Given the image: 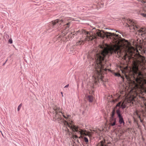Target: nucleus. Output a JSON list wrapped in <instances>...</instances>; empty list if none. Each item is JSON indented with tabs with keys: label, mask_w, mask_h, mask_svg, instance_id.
Instances as JSON below:
<instances>
[{
	"label": "nucleus",
	"mask_w": 146,
	"mask_h": 146,
	"mask_svg": "<svg viewBox=\"0 0 146 146\" xmlns=\"http://www.w3.org/2000/svg\"><path fill=\"white\" fill-rule=\"evenodd\" d=\"M99 47V52L95 55L96 62L95 67L96 70L92 77L94 84H95L100 80L101 81L102 80L103 71H106L107 70L102 64V62L104 60L105 56L107 55L110 56L113 53H117L119 55V53H120L119 47L113 48L109 46L107 44L100 45Z\"/></svg>",
	"instance_id": "nucleus-1"
},
{
	"label": "nucleus",
	"mask_w": 146,
	"mask_h": 146,
	"mask_svg": "<svg viewBox=\"0 0 146 146\" xmlns=\"http://www.w3.org/2000/svg\"><path fill=\"white\" fill-rule=\"evenodd\" d=\"M100 37L104 38L105 36L107 38H110L112 40V42L115 45L119 46L121 42L120 38L121 37L119 35H117L114 33H112L108 32H105L103 31H100L99 30H96V33L94 34V35L89 36H87V37L85 40H81L77 42V45H80L83 44L86 40H92L94 38H96L97 37Z\"/></svg>",
	"instance_id": "nucleus-2"
},
{
	"label": "nucleus",
	"mask_w": 146,
	"mask_h": 146,
	"mask_svg": "<svg viewBox=\"0 0 146 146\" xmlns=\"http://www.w3.org/2000/svg\"><path fill=\"white\" fill-rule=\"evenodd\" d=\"M126 26L129 27L130 30H134L136 34L138 33L145 38H146V29L141 27L135 21L127 19Z\"/></svg>",
	"instance_id": "nucleus-3"
},
{
	"label": "nucleus",
	"mask_w": 146,
	"mask_h": 146,
	"mask_svg": "<svg viewBox=\"0 0 146 146\" xmlns=\"http://www.w3.org/2000/svg\"><path fill=\"white\" fill-rule=\"evenodd\" d=\"M52 23L53 27L55 25L58 26V25H59L61 24L62 25L63 24L64 25H63V31L62 33V36H64L68 33L69 28L72 24V22L70 21H68V22H67V21H64L62 19H57L52 21Z\"/></svg>",
	"instance_id": "nucleus-4"
},
{
	"label": "nucleus",
	"mask_w": 146,
	"mask_h": 146,
	"mask_svg": "<svg viewBox=\"0 0 146 146\" xmlns=\"http://www.w3.org/2000/svg\"><path fill=\"white\" fill-rule=\"evenodd\" d=\"M53 109L54 110L55 113L53 118L54 120V121H57L60 123V121L62 119L61 117L62 115L66 119L68 118V117H66L63 114V113L61 111V108L56 106H55L53 107Z\"/></svg>",
	"instance_id": "nucleus-5"
},
{
	"label": "nucleus",
	"mask_w": 146,
	"mask_h": 146,
	"mask_svg": "<svg viewBox=\"0 0 146 146\" xmlns=\"http://www.w3.org/2000/svg\"><path fill=\"white\" fill-rule=\"evenodd\" d=\"M62 122L65 125L72 129V131L77 132V133H80L81 135H84L85 136L89 135L88 134L86 133H87L86 131H84L82 130L79 131L78 127L71 124L68 123L66 121L64 120L63 119L62 120Z\"/></svg>",
	"instance_id": "nucleus-6"
},
{
	"label": "nucleus",
	"mask_w": 146,
	"mask_h": 146,
	"mask_svg": "<svg viewBox=\"0 0 146 146\" xmlns=\"http://www.w3.org/2000/svg\"><path fill=\"white\" fill-rule=\"evenodd\" d=\"M138 76H139L136 79L137 83L139 87L146 93V80L140 77L142 75L140 72L138 73Z\"/></svg>",
	"instance_id": "nucleus-7"
},
{
	"label": "nucleus",
	"mask_w": 146,
	"mask_h": 146,
	"mask_svg": "<svg viewBox=\"0 0 146 146\" xmlns=\"http://www.w3.org/2000/svg\"><path fill=\"white\" fill-rule=\"evenodd\" d=\"M116 113L119 118V122L120 124H123L124 125L125 123L123 118L121 114V111L118 110L116 111Z\"/></svg>",
	"instance_id": "nucleus-8"
},
{
	"label": "nucleus",
	"mask_w": 146,
	"mask_h": 146,
	"mask_svg": "<svg viewBox=\"0 0 146 146\" xmlns=\"http://www.w3.org/2000/svg\"><path fill=\"white\" fill-rule=\"evenodd\" d=\"M123 102L121 101L119 102H118L116 105L115 107L114 108V109L116 110V111L119 110V111H121L120 110V109L121 108V104H122Z\"/></svg>",
	"instance_id": "nucleus-9"
},
{
	"label": "nucleus",
	"mask_w": 146,
	"mask_h": 146,
	"mask_svg": "<svg viewBox=\"0 0 146 146\" xmlns=\"http://www.w3.org/2000/svg\"><path fill=\"white\" fill-rule=\"evenodd\" d=\"M110 125L112 126L116 125V119L115 118H110Z\"/></svg>",
	"instance_id": "nucleus-10"
},
{
	"label": "nucleus",
	"mask_w": 146,
	"mask_h": 146,
	"mask_svg": "<svg viewBox=\"0 0 146 146\" xmlns=\"http://www.w3.org/2000/svg\"><path fill=\"white\" fill-rule=\"evenodd\" d=\"M87 99L90 102H92L93 101V98L92 96L90 95L88 96Z\"/></svg>",
	"instance_id": "nucleus-11"
},
{
	"label": "nucleus",
	"mask_w": 146,
	"mask_h": 146,
	"mask_svg": "<svg viewBox=\"0 0 146 146\" xmlns=\"http://www.w3.org/2000/svg\"><path fill=\"white\" fill-rule=\"evenodd\" d=\"M143 11L144 12L141 13L140 15L143 17L146 18V7L143 8Z\"/></svg>",
	"instance_id": "nucleus-12"
},
{
	"label": "nucleus",
	"mask_w": 146,
	"mask_h": 146,
	"mask_svg": "<svg viewBox=\"0 0 146 146\" xmlns=\"http://www.w3.org/2000/svg\"><path fill=\"white\" fill-rule=\"evenodd\" d=\"M97 146H107V145L105 144L103 141H101L98 144Z\"/></svg>",
	"instance_id": "nucleus-13"
},
{
	"label": "nucleus",
	"mask_w": 146,
	"mask_h": 146,
	"mask_svg": "<svg viewBox=\"0 0 146 146\" xmlns=\"http://www.w3.org/2000/svg\"><path fill=\"white\" fill-rule=\"evenodd\" d=\"M115 109L114 108V109H113L111 112V116L110 117V118H115L114 117V116L115 115Z\"/></svg>",
	"instance_id": "nucleus-14"
},
{
	"label": "nucleus",
	"mask_w": 146,
	"mask_h": 146,
	"mask_svg": "<svg viewBox=\"0 0 146 146\" xmlns=\"http://www.w3.org/2000/svg\"><path fill=\"white\" fill-rule=\"evenodd\" d=\"M126 107V105L124 104L123 102V103L121 104V108L122 109H123L125 108Z\"/></svg>",
	"instance_id": "nucleus-15"
},
{
	"label": "nucleus",
	"mask_w": 146,
	"mask_h": 146,
	"mask_svg": "<svg viewBox=\"0 0 146 146\" xmlns=\"http://www.w3.org/2000/svg\"><path fill=\"white\" fill-rule=\"evenodd\" d=\"M84 141L86 142V143L88 142V139L86 137H84Z\"/></svg>",
	"instance_id": "nucleus-16"
},
{
	"label": "nucleus",
	"mask_w": 146,
	"mask_h": 146,
	"mask_svg": "<svg viewBox=\"0 0 146 146\" xmlns=\"http://www.w3.org/2000/svg\"><path fill=\"white\" fill-rule=\"evenodd\" d=\"M21 106H22V104H20L19 106H18V108H17V110L18 111H19Z\"/></svg>",
	"instance_id": "nucleus-17"
},
{
	"label": "nucleus",
	"mask_w": 146,
	"mask_h": 146,
	"mask_svg": "<svg viewBox=\"0 0 146 146\" xmlns=\"http://www.w3.org/2000/svg\"><path fill=\"white\" fill-rule=\"evenodd\" d=\"M137 1H140L142 3H145L146 2V1L145 2L144 0H137Z\"/></svg>",
	"instance_id": "nucleus-18"
},
{
	"label": "nucleus",
	"mask_w": 146,
	"mask_h": 146,
	"mask_svg": "<svg viewBox=\"0 0 146 146\" xmlns=\"http://www.w3.org/2000/svg\"><path fill=\"white\" fill-rule=\"evenodd\" d=\"M9 42L10 43L12 44L13 42V41L11 38L9 40Z\"/></svg>",
	"instance_id": "nucleus-19"
},
{
	"label": "nucleus",
	"mask_w": 146,
	"mask_h": 146,
	"mask_svg": "<svg viewBox=\"0 0 146 146\" xmlns=\"http://www.w3.org/2000/svg\"><path fill=\"white\" fill-rule=\"evenodd\" d=\"M73 136L75 138H77L78 137V136L75 135H73Z\"/></svg>",
	"instance_id": "nucleus-20"
},
{
	"label": "nucleus",
	"mask_w": 146,
	"mask_h": 146,
	"mask_svg": "<svg viewBox=\"0 0 146 146\" xmlns=\"http://www.w3.org/2000/svg\"><path fill=\"white\" fill-rule=\"evenodd\" d=\"M69 86V84H67V85H66V86H65L64 88H68Z\"/></svg>",
	"instance_id": "nucleus-21"
},
{
	"label": "nucleus",
	"mask_w": 146,
	"mask_h": 146,
	"mask_svg": "<svg viewBox=\"0 0 146 146\" xmlns=\"http://www.w3.org/2000/svg\"><path fill=\"white\" fill-rule=\"evenodd\" d=\"M7 60H8V59H7L6 60V61H5V63H4L3 64V66H4V65H5V63H6V62L7 61Z\"/></svg>",
	"instance_id": "nucleus-22"
},
{
	"label": "nucleus",
	"mask_w": 146,
	"mask_h": 146,
	"mask_svg": "<svg viewBox=\"0 0 146 146\" xmlns=\"http://www.w3.org/2000/svg\"><path fill=\"white\" fill-rule=\"evenodd\" d=\"M115 31H116V32H118V33H120V32H119V31H117V30H115Z\"/></svg>",
	"instance_id": "nucleus-23"
},
{
	"label": "nucleus",
	"mask_w": 146,
	"mask_h": 146,
	"mask_svg": "<svg viewBox=\"0 0 146 146\" xmlns=\"http://www.w3.org/2000/svg\"><path fill=\"white\" fill-rule=\"evenodd\" d=\"M61 94L62 95V96H63V93L62 92H61Z\"/></svg>",
	"instance_id": "nucleus-24"
},
{
	"label": "nucleus",
	"mask_w": 146,
	"mask_h": 146,
	"mask_svg": "<svg viewBox=\"0 0 146 146\" xmlns=\"http://www.w3.org/2000/svg\"><path fill=\"white\" fill-rule=\"evenodd\" d=\"M101 4L102 5V7H102L103 6L104 4L101 3Z\"/></svg>",
	"instance_id": "nucleus-25"
},
{
	"label": "nucleus",
	"mask_w": 146,
	"mask_h": 146,
	"mask_svg": "<svg viewBox=\"0 0 146 146\" xmlns=\"http://www.w3.org/2000/svg\"><path fill=\"white\" fill-rule=\"evenodd\" d=\"M144 50L143 52H144V53H145V51L144 50Z\"/></svg>",
	"instance_id": "nucleus-26"
},
{
	"label": "nucleus",
	"mask_w": 146,
	"mask_h": 146,
	"mask_svg": "<svg viewBox=\"0 0 146 146\" xmlns=\"http://www.w3.org/2000/svg\"><path fill=\"white\" fill-rule=\"evenodd\" d=\"M139 117L140 118V116H139Z\"/></svg>",
	"instance_id": "nucleus-27"
},
{
	"label": "nucleus",
	"mask_w": 146,
	"mask_h": 146,
	"mask_svg": "<svg viewBox=\"0 0 146 146\" xmlns=\"http://www.w3.org/2000/svg\"><path fill=\"white\" fill-rule=\"evenodd\" d=\"M1 133L2 134V135H3V134L2 133V132L1 131Z\"/></svg>",
	"instance_id": "nucleus-28"
},
{
	"label": "nucleus",
	"mask_w": 146,
	"mask_h": 146,
	"mask_svg": "<svg viewBox=\"0 0 146 146\" xmlns=\"http://www.w3.org/2000/svg\"><path fill=\"white\" fill-rule=\"evenodd\" d=\"M69 116V115H67L68 117Z\"/></svg>",
	"instance_id": "nucleus-29"
}]
</instances>
